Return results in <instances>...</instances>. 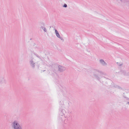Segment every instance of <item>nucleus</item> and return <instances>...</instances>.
Masks as SVG:
<instances>
[{"mask_svg": "<svg viewBox=\"0 0 129 129\" xmlns=\"http://www.w3.org/2000/svg\"><path fill=\"white\" fill-rule=\"evenodd\" d=\"M103 75H104V74L103 72L97 70L94 73L93 77L94 78L100 81L101 78L102 77Z\"/></svg>", "mask_w": 129, "mask_h": 129, "instance_id": "obj_1", "label": "nucleus"}, {"mask_svg": "<svg viewBox=\"0 0 129 129\" xmlns=\"http://www.w3.org/2000/svg\"><path fill=\"white\" fill-rule=\"evenodd\" d=\"M123 96L124 98L123 100L124 103L126 105H129V93H124Z\"/></svg>", "mask_w": 129, "mask_h": 129, "instance_id": "obj_2", "label": "nucleus"}, {"mask_svg": "<svg viewBox=\"0 0 129 129\" xmlns=\"http://www.w3.org/2000/svg\"><path fill=\"white\" fill-rule=\"evenodd\" d=\"M12 126L14 129H22L19 124L16 121L13 122Z\"/></svg>", "mask_w": 129, "mask_h": 129, "instance_id": "obj_3", "label": "nucleus"}, {"mask_svg": "<svg viewBox=\"0 0 129 129\" xmlns=\"http://www.w3.org/2000/svg\"><path fill=\"white\" fill-rule=\"evenodd\" d=\"M58 70L60 72H62L66 70V68L63 66L59 65L58 67Z\"/></svg>", "mask_w": 129, "mask_h": 129, "instance_id": "obj_4", "label": "nucleus"}, {"mask_svg": "<svg viewBox=\"0 0 129 129\" xmlns=\"http://www.w3.org/2000/svg\"><path fill=\"white\" fill-rule=\"evenodd\" d=\"M34 58H33L31 59V60H30L29 62L30 64V66L33 69H34L35 68V63H34V61L33 60V59Z\"/></svg>", "mask_w": 129, "mask_h": 129, "instance_id": "obj_5", "label": "nucleus"}, {"mask_svg": "<svg viewBox=\"0 0 129 129\" xmlns=\"http://www.w3.org/2000/svg\"><path fill=\"white\" fill-rule=\"evenodd\" d=\"M121 74H123V75L125 76H129V72H126L125 71L121 70L120 71Z\"/></svg>", "mask_w": 129, "mask_h": 129, "instance_id": "obj_6", "label": "nucleus"}, {"mask_svg": "<svg viewBox=\"0 0 129 129\" xmlns=\"http://www.w3.org/2000/svg\"><path fill=\"white\" fill-rule=\"evenodd\" d=\"M100 63L103 66L106 65V63L103 59H101L100 60Z\"/></svg>", "mask_w": 129, "mask_h": 129, "instance_id": "obj_7", "label": "nucleus"}, {"mask_svg": "<svg viewBox=\"0 0 129 129\" xmlns=\"http://www.w3.org/2000/svg\"><path fill=\"white\" fill-rule=\"evenodd\" d=\"M6 80L3 77L1 78L0 81L1 83H6Z\"/></svg>", "mask_w": 129, "mask_h": 129, "instance_id": "obj_8", "label": "nucleus"}, {"mask_svg": "<svg viewBox=\"0 0 129 129\" xmlns=\"http://www.w3.org/2000/svg\"><path fill=\"white\" fill-rule=\"evenodd\" d=\"M55 33L57 37L58 38L60 37V36L58 31L56 29H55Z\"/></svg>", "mask_w": 129, "mask_h": 129, "instance_id": "obj_9", "label": "nucleus"}, {"mask_svg": "<svg viewBox=\"0 0 129 129\" xmlns=\"http://www.w3.org/2000/svg\"><path fill=\"white\" fill-rule=\"evenodd\" d=\"M41 24L42 25L41 26L40 28L43 29L44 27V26L45 25V24L44 23L42 22L41 23Z\"/></svg>", "mask_w": 129, "mask_h": 129, "instance_id": "obj_10", "label": "nucleus"}, {"mask_svg": "<svg viewBox=\"0 0 129 129\" xmlns=\"http://www.w3.org/2000/svg\"><path fill=\"white\" fill-rule=\"evenodd\" d=\"M117 64L119 66H121L123 65L122 63H120L119 62H117Z\"/></svg>", "mask_w": 129, "mask_h": 129, "instance_id": "obj_11", "label": "nucleus"}, {"mask_svg": "<svg viewBox=\"0 0 129 129\" xmlns=\"http://www.w3.org/2000/svg\"><path fill=\"white\" fill-rule=\"evenodd\" d=\"M125 3L126 5L129 7V1L126 2Z\"/></svg>", "mask_w": 129, "mask_h": 129, "instance_id": "obj_12", "label": "nucleus"}, {"mask_svg": "<svg viewBox=\"0 0 129 129\" xmlns=\"http://www.w3.org/2000/svg\"><path fill=\"white\" fill-rule=\"evenodd\" d=\"M62 7H63L66 8L67 7V5L66 4H64L63 6Z\"/></svg>", "mask_w": 129, "mask_h": 129, "instance_id": "obj_13", "label": "nucleus"}, {"mask_svg": "<svg viewBox=\"0 0 129 129\" xmlns=\"http://www.w3.org/2000/svg\"><path fill=\"white\" fill-rule=\"evenodd\" d=\"M43 30L44 31L46 32L47 31V30L46 28L44 27L43 29Z\"/></svg>", "mask_w": 129, "mask_h": 129, "instance_id": "obj_14", "label": "nucleus"}, {"mask_svg": "<svg viewBox=\"0 0 129 129\" xmlns=\"http://www.w3.org/2000/svg\"><path fill=\"white\" fill-rule=\"evenodd\" d=\"M60 38V39L61 40H63L64 41V39H63V38L61 37H60L59 38Z\"/></svg>", "mask_w": 129, "mask_h": 129, "instance_id": "obj_15", "label": "nucleus"}, {"mask_svg": "<svg viewBox=\"0 0 129 129\" xmlns=\"http://www.w3.org/2000/svg\"><path fill=\"white\" fill-rule=\"evenodd\" d=\"M115 87H118L119 88H121L120 86H117V85H116V86H115Z\"/></svg>", "mask_w": 129, "mask_h": 129, "instance_id": "obj_16", "label": "nucleus"}, {"mask_svg": "<svg viewBox=\"0 0 129 129\" xmlns=\"http://www.w3.org/2000/svg\"><path fill=\"white\" fill-rule=\"evenodd\" d=\"M36 56L38 58H40V56L37 54H36Z\"/></svg>", "mask_w": 129, "mask_h": 129, "instance_id": "obj_17", "label": "nucleus"}, {"mask_svg": "<svg viewBox=\"0 0 129 129\" xmlns=\"http://www.w3.org/2000/svg\"><path fill=\"white\" fill-rule=\"evenodd\" d=\"M36 45V44L35 43H34L33 44V46H35Z\"/></svg>", "mask_w": 129, "mask_h": 129, "instance_id": "obj_18", "label": "nucleus"}, {"mask_svg": "<svg viewBox=\"0 0 129 129\" xmlns=\"http://www.w3.org/2000/svg\"><path fill=\"white\" fill-rule=\"evenodd\" d=\"M117 1H120L121 2H122V0H117Z\"/></svg>", "mask_w": 129, "mask_h": 129, "instance_id": "obj_19", "label": "nucleus"}, {"mask_svg": "<svg viewBox=\"0 0 129 129\" xmlns=\"http://www.w3.org/2000/svg\"><path fill=\"white\" fill-rule=\"evenodd\" d=\"M45 71V70H44V71H43V72H44V71Z\"/></svg>", "mask_w": 129, "mask_h": 129, "instance_id": "obj_20", "label": "nucleus"}]
</instances>
